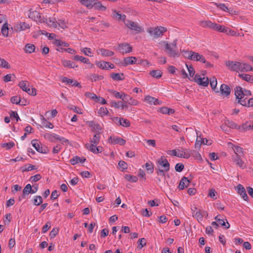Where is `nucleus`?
I'll return each mask as SVG.
<instances>
[{
    "mask_svg": "<svg viewBox=\"0 0 253 253\" xmlns=\"http://www.w3.org/2000/svg\"><path fill=\"white\" fill-rule=\"evenodd\" d=\"M109 92L113 95L116 98H120L122 99L123 101H124L125 96L124 95H125V93H120V92L114 90H109Z\"/></svg>",
    "mask_w": 253,
    "mask_h": 253,
    "instance_id": "37998d69",
    "label": "nucleus"
},
{
    "mask_svg": "<svg viewBox=\"0 0 253 253\" xmlns=\"http://www.w3.org/2000/svg\"><path fill=\"white\" fill-rule=\"evenodd\" d=\"M226 66L232 71L247 72L253 71V68L247 63L228 60L226 62Z\"/></svg>",
    "mask_w": 253,
    "mask_h": 253,
    "instance_id": "f257e3e1",
    "label": "nucleus"
},
{
    "mask_svg": "<svg viewBox=\"0 0 253 253\" xmlns=\"http://www.w3.org/2000/svg\"><path fill=\"white\" fill-rule=\"evenodd\" d=\"M253 124L251 122H246L241 126H239L238 130L244 132L247 130L252 129Z\"/></svg>",
    "mask_w": 253,
    "mask_h": 253,
    "instance_id": "393cba45",
    "label": "nucleus"
},
{
    "mask_svg": "<svg viewBox=\"0 0 253 253\" xmlns=\"http://www.w3.org/2000/svg\"><path fill=\"white\" fill-rule=\"evenodd\" d=\"M148 32L155 38L162 37L163 34L167 31V28L160 26L156 28H149L147 30Z\"/></svg>",
    "mask_w": 253,
    "mask_h": 253,
    "instance_id": "20e7f679",
    "label": "nucleus"
},
{
    "mask_svg": "<svg viewBox=\"0 0 253 253\" xmlns=\"http://www.w3.org/2000/svg\"><path fill=\"white\" fill-rule=\"evenodd\" d=\"M124 96L125 97L123 101L125 103H128L131 105H137L138 104L139 102L137 100L132 98L130 95L126 94Z\"/></svg>",
    "mask_w": 253,
    "mask_h": 253,
    "instance_id": "4be33fe9",
    "label": "nucleus"
},
{
    "mask_svg": "<svg viewBox=\"0 0 253 253\" xmlns=\"http://www.w3.org/2000/svg\"><path fill=\"white\" fill-rule=\"evenodd\" d=\"M29 194H33V189L31 184H28L26 185L23 190L22 198H23L24 196L28 195Z\"/></svg>",
    "mask_w": 253,
    "mask_h": 253,
    "instance_id": "ea45409f",
    "label": "nucleus"
},
{
    "mask_svg": "<svg viewBox=\"0 0 253 253\" xmlns=\"http://www.w3.org/2000/svg\"><path fill=\"white\" fill-rule=\"evenodd\" d=\"M28 16L30 18L37 22L42 23L45 21L44 18L42 17L41 14L36 10H29Z\"/></svg>",
    "mask_w": 253,
    "mask_h": 253,
    "instance_id": "6e6552de",
    "label": "nucleus"
},
{
    "mask_svg": "<svg viewBox=\"0 0 253 253\" xmlns=\"http://www.w3.org/2000/svg\"><path fill=\"white\" fill-rule=\"evenodd\" d=\"M10 101L13 104H19L21 101V98L18 96H14L11 98Z\"/></svg>",
    "mask_w": 253,
    "mask_h": 253,
    "instance_id": "680f3d73",
    "label": "nucleus"
},
{
    "mask_svg": "<svg viewBox=\"0 0 253 253\" xmlns=\"http://www.w3.org/2000/svg\"><path fill=\"white\" fill-rule=\"evenodd\" d=\"M166 49L168 51V54L169 57L175 58L179 57V54L176 47V40H174L172 43H169L167 42H164Z\"/></svg>",
    "mask_w": 253,
    "mask_h": 253,
    "instance_id": "f03ea898",
    "label": "nucleus"
},
{
    "mask_svg": "<svg viewBox=\"0 0 253 253\" xmlns=\"http://www.w3.org/2000/svg\"><path fill=\"white\" fill-rule=\"evenodd\" d=\"M125 24L128 28L131 30H134L137 32H140L141 31V28L136 22L127 20L125 21Z\"/></svg>",
    "mask_w": 253,
    "mask_h": 253,
    "instance_id": "ddd939ff",
    "label": "nucleus"
},
{
    "mask_svg": "<svg viewBox=\"0 0 253 253\" xmlns=\"http://www.w3.org/2000/svg\"><path fill=\"white\" fill-rule=\"evenodd\" d=\"M193 80L199 85L203 86H207L209 84V79L208 78H201L200 75L196 74L195 75Z\"/></svg>",
    "mask_w": 253,
    "mask_h": 253,
    "instance_id": "9b49d317",
    "label": "nucleus"
},
{
    "mask_svg": "<svg viewBox=\"0 0 253 253\" xmlns=\"http://www.w3.org/2000/svg\"><path fill=\"white\" fill-rule=\"evenodd\" d=\"M212 30L220 32L227 33V28H225L224 26H222L214 23Z\"/></svg>",
    "mask_w": 253,
    "mask_h": 253,
    "instance_id": "4c0bfd02",
    "label": "nucleus"
},
{
    "mask_svg": "<svg viewBox=\"0 0 253 253\" xmlns=\"http://www.w3.org/2000/svg\"><path fill=\"white\" fill-rule=\"evenodd\" d=\"M225 124H226V125H227L228 128L238 129L239 126H238L234 122L227 120H225Z\"/></svg>",
    "mask_w": 253,
    "mask_h": 253,
    "instance_id": "a18cd8bd",
    "label": "nucleus"
},
{
    "mask_svg": "<svg viewBox=\"0 0 253 253\" xmlns=\"http://www.w3.org/2000/svg\"><path fill=\"white\" fill-rule=\"evenodd\" d=\"M232 148L236 154L235 156L244 157V154L243 153V149L242 147L239 146H235L233 145Z\"/></svg>",
    "mask_w": 253,
    "mask_h": 253,
    "instance_id": "72a5a7b5",
    "label": "nucleus"
},
{
    "mask_svg": "<svg viewBox=\"0 0 253 253\" xmlns=\"http://www.w3.org/2000/svg\"><path fill=\"white\" fill-rule=\"evenodd\" d=\"M145 167L148 172H149L150 173H152L153 172L154 165L151 162L146 163L145 164Z\"/></svg>",
    "mask_w": 253,
    "mask_h": 253,
    "instance_id": "6e6d98bb",
    "label": "nucleus"
},
{
    "mask_svg": "<svg viewBox=\"0 0 253 253\" xmlns=\"http://www.w3.org/2000/svg\"><path fill=\"white\" fill-rule=\"evenodd\" d=\"M35 46L33 44L27 43L25 46V52L26 53H32L35 51Z\"/></svg>",
    "mask_w": 253,
    "mask_h": 253,
    "instance_id": "a19ab883",
    "label": "nucleus"
},
{
    "mask_svg": "<svg viewBox=\"0 0 253 253\" xmlns=\"http://www.w3.org/2000/svg\"><path fill=\"white\" fill-rule=\"evenodd\" d=\"M62 64L64 66V67H68L69 68H75L78 67V66L76 65L75 62L70 60H62Z\"/></svg>",
    "mask_w": 253,
    "mask_h": 253,
    "instance_id": "f704fd0d",
    "label": "nucleus"
},
{
    "mask_svg": "<svg viewBox=\"0 0 253 253\" xmlns=\"http://www.w3.org/2000/svg\"><path fill=\"white\" fill-rule=\"evenodd\" d=\"M42 203V198L41 196H36L34 199V204L39 206Z\"/></svg>",
    "mask_w": 253,
    "mask_h": 253,
    "instance_id": "4d7b16f0",
    "label": "nucleus"
},
{
    "mask_svg": "<svg viewBox=\"0 0 253 253\" xmlns=\"http://www.w3.org/2000/svg\"><path fill=\"white\" fill-rule=\"evenodd\" d=\"M82 52L84 53V55L86 56H92L91 55V49L90 48L88 47H84L81 49Z\"/></svg>",
    "mask_w": 253,
    "mask_h": 253,
    "instance_id": "69168bd1",
    "label": "nucleus"
},
{
    "mask_svg": "<svg viewBox=\"0 0 253 253\" xmlns=\"http://www.w3.org/2000/svg\"><path fill=\"white\" fill-rule=\"evenodd\" d=\"M110 76L113 80L115 81H122L124 79V78H123L124 76L123 73H112Z\"/></svg>",
    "mask_w": 253,
    "mask_h": 253,
    "instance_id": "c03bdc74",
    "label": "nucleus"
},
{
    "mask_svg": "<svg viewBox=\"0 0 253 253\" xmlns=\"http://www.w3.org/2000/svg\"><path fill=\"white\" fill-rule=\"evenodd\" d=\"M44 22L47 24V25L52 28H56L57 27L58 23L57 20L56 19L55 17H51L47 18H44Z\"/></svg>",
    "mask_w": 253,
    "mask_h": 253,
    "instance_id": "412c9836",
    "label": "nucleus"
},
{
    "mask_svg": "<svg viewBox=\"0 0 253 253\" xmlns=\"http://www.w3.org/2000/svg\"><path fill=\"white\" fill-rule=\"evenodd\" d=\"M124 177L126 180L130 182H136L138 180V178L136 176L130 174H126Z\"/></svg>",
    "mask_w": 253,
    "mask_h": 253,
    "instance_id": "49530a36",
    "label": "nucleus"
},
{
    "mask_svg": "<svg viewBox=\"0 0 253 253\" xmlns=\"http://www.w3.org/2000/svg\"><path fill=\"white\" fill-rule=\"evenodd\" d=\"M191 209L193 216L196 217L199 221H202L203 218V216L200 211L197 210V208L195 206L191 207Z\"/></svg>",
    "mask_w": 253,
    "mask_h": 253,
    "instance_id": "5701e85b",
    "label": "nucleus"
},
{
    "mask_svg": "<svg viewBox=\"0 0 253 253\" xmlns=\"http://www.w3.org/2000/svg\"><path fill=\"white\" fill-rule=\"evenodd\" d=\"M239 76L245 81L249 83H253V78L248 74H239Z\"/></svg>",
    "mask_w": 253,
    "mask_h": 253,
    "instance_id": "8fccbe9b",
    "label": "nucleus"
},
{
    "mask_svg": "<svg viewBox=\"0 0 253 253\" xmlns=\"http://www.w3.org/2000/svg\"><path fill=\"white\" fill-rule=\"evenodd\" d=\"M107 113H108V111L106 108L101 107L98 111V114L101 116L106 115Z\"/></svg>",
    "mask_w": 253,
    "mask_h": 253,
    "instance_id": "338daca9",
    "label": "nucleus"
},
{
    "mask_svg": "<svg viewBox=\"0 0 253 253\" xmlns=\"http://www.w3.org/2000/svg\"><path fill=\"white\" fill-rule=\"evenodd\" d=\"M108 140L109 142L112 144H119L122 146L124 145L126 142L125 139L116 136H111Z\"/></svg>",
    "mask_w": 253,
    "mask_h": 253,
    "instance_id": "4468645a",
    "label": "nucleus"
},
{
    "mask_svg": "<svg viewBox=\"0 0 253 253\" xmlns=\"http://www.w3.org/2000/svg\"><path fill=\"white\" fill-rule=\"evenodd\" d=\"M192 52L193 51L192 50H183L182 51V53H183V55L185 57V58H187L188 59H189L190 60L191 59V56L192 55Z\"/></svg>",
    "mask_w": 253,
    "mask_h": 253,
    "instance_id": "13d9d810",
    "label": "nucleus"
},
{
    "mask_svg": "<svg viewBox=\"0 0 253 253\" xmlns=\"http://www.w3.org/2000/svg\"><path fill=\"white\" fill-rule=\"evenodd\" d=\"M236 190L238 193L243 198V199L247 201L248 196L243 186L240 184H238L236 187Z\"/></svg>",
    "mask_w": 253,
    "mask_h": 253,
    "instance_id": "dca6fc26",
    "label": "nucleus"
},
{
    "mask_svg": "<svg viewBox=\"0 0 253 253\" xmlns=\"http://www.w3.org/2000/svg\"><path fill=\"white\" fill-rule=\"evenodd\" d=\"M30 28V26L28 24H26L25 22H20L19 24H17L16 26L14 27L15 30L17 32H20L21 31L25 30L27 29Z\"/></svg>",
    "mask_w": 253,
    "mask_h": 253,
    "instance_id": "c756f323",
    "label": "nucleus"
},
{
    "mask_svg": "<svg viewBox=\"0 0 253 253\" xmlns=\"http://www.w3.org/2000/svg\"><path fill=\"white\" fill-rule=\"evenodd\" d=\"M192 54L191 60L206 63V59L202 55L194 51L192 52Z\"/></svg>",
    "mask_w": 253,
    "mask_h": 253,
    "instance_id": "6ab92c4d",
    "label": "nucleus"
},
{
    "mask_svg": "<svg viewBox=\"0 0 253 253\" xmlns=\"http://www.w3.org/2000/svg\"><path fill=\"white\" fill-rule=\"evenodd\" d=\"M97 144L86 143L85 147L92 153L97 154L102 152L103 148L101 146L97 147Z\"/></svg>",
    "mask_w": 253,
    "mask_h": 253,
    "instance_id": "f8f14e48",
    "label": "nucleus"
},
{
    "mask_svg": "<svg viewBox=\"0 0 253 253\" xmlns=\"http://www.w3.org/2000/svg\"><path fill=\"white\" fill-rule=\"evenodd\" d=\"M19 86L23 91L26 92L28 94L31 95H36V89L35 88H32L31 89L30 88L29 83L26 81H22L19 83Z\"/></svg>",
    "mask_w": 253,
    "mask_h": 253,
    "instance_id": "39448f33",
    "label": "nucleus"
},
{
    "mask_svg": "<svg viewBox=\"0 0 253 253\" xmlns=\"http://www.w3.org/2000/svg\"><path fill=\"white\" fill-rule=\"evenodd\" d=\"M0 66L5 69H10V66L9 63L4 59L0 58Z\"/></svg>",
    "mask_w": 253,
    "mask_h": 253,
    "instance_id": "864d4df0",
    "label": "nucleus"
},
{
    "mask_svg": "<svg viewBox=\"0 0 253 253\" xmlns=\"http://www.w3.org/2000/svg\"><path fill=\"white\" fill-rule=\"evenodd\" d=\"M144 101L150 105H160L162 101L159 99L150 95L146 96L144 98Z\"/></svg>",
    "mask_w": 253,
    "mask_h": 253,
    "instance_id": "f3484780",
    "label": "nucleus"
},
{
    "mask_svg": "<svg viewBox=\"0 0 253 253\" xmlns=\"http://www.w3.org/2000/svg\"><path fill=\"white\" fill-rule=\"evenodd\" d=\"M54 44L57 46H61L64 47H67L69 46V43L58 40H56L55 41Z\"/></svg>",
    "mask_w": 253,
    "mask_h": 253,
    "instance_id": "0e129e2a",
    "label": "nucleus"
},
{
    "mask_svg": "<svg viewBox=\"0 0 253 253\" xmlns=\"http://www.w3.org/2000/svg\"><path fill=\"white\" fill-rule=\"evenodd\" d=\"M136 61L137 58L135 57L128 56L124 58V62L122 63V65L126 67L128 65L136 63Z\"/></svg>",
    "mask_w": 253,
    "mask_h": 253,
    "instance_id": "a211bd4d",
    "label": "nucleus"
},
{
    "mask_svg": "<svg viewBox=\"0 0 253 253\" xmlns=\"http://www.w3.org/2000/svg\"><path fill=\"white\" fill-rule=\"evenodd\" d=\"M31 144L35 149L39 153L46 154L49 151L46 147L42 146L41 143L37 139L32 140L31 141Z\"/></svg>",
    "mask_w": 253,
    "mask_h": 253,
    "instance_id": "0eeeda50",
    "label": "nucleus"
},
{
    "mask_svg": "<svg viewBox=\"0 0 253 253\" xmlns=\"http://www.w3.org/2000/svg\"><path fill=\"white\" fill-rule=\"evenodd\" d=\"M246 99L247 98H245L244 100H239V103L247 107H253V98L249 99L248 102L246 101Z\"/></svg>",
    "mask_w": 253,
    "mask_h": 253,
    "instance_id": "2f4dec72",
    "label": "nucleus"
},
{
    "mask_svg": "<svg viewBox=\"0 0 253 253\" xmlns=\"http://www.w3.org/2000/svg\"><path fill=\"white\" fill-rule=\"evenodd\" d=\"M241 156H232V160L233 162L242 169H244L246 165L244 162L242 161Z\"/></svg>",
    "mask_w": 253,
    "mask_h": 253,
    "instance_id": "b1692460",
    "label": "nucleus"
},
{
    "mask_svg": "<svg viewBox=\"0 0 253 253\" xmlns=\"http://www.w3.org/2000/svg\"><path fill=\"white\" fill-rule=\"evenodd\" d=\"M93 7L98 10L105 11L106 10V7L103 6L100 1L95 0H94V2H93L92 8Z\"/></svg>",
    "mask_w": 253,
    "mask_h": 253,
    "instance_id": "c85d7f7f",
    "label": "nucleus"
},
{
    "mask_svg": "<svg viewBox=\"0 0 253 253\" xmlns=\"http://www.w3.org/2000/svg\"><path fill=\"white\" fill-rule=\"evenodd\" d=\"M54 134H51V133H45L43 136L44 137V138L48 140L49 141H50V142H54Z\"/></svg>",
    "mask_w": 253,
    "mask_h": 253,
    "instance_id": "774afa93",
    "label": "nucleus"
},
{
    "mask_svg": "<svg viewBox=\"0 0 253 253\" xmlns=\"http://www.w3.org/2000/svg\"><path fill=\"white\" fill-rule=\"evenodd\" d=\"M96 65L102 69L107 70V64H109L108 62L104 61L96 62Z\"/></svg>",
    "mask_w": 253,
    "mask_h": 253,
    "instance_id": "3c124183",
    "label": "nucleus"
},
{
    "mask_svg": "<svg viewBox=\"0 0 253 253\" xmlns=\"http://www.w3.org/2000/svg\"><path fill=\"white\" fill-rule=\"evenodd\" d=\"M117 49L123 54L128 53L132 50V47L127 43H120Z\"/></svg>",
    "mask_w": 253,
    "mask_h": 253,
    "instance_id": "9d476101",
    "label": "nucleus"
},
{
    "mask_svg": "<svg viewBox=\"0 0 253 253\" xmlns=\"http://www.w3.org/2000/svg\"><path fill=\"white\" fill-rule=\"evenodd\" d=\"M98 51L101 55L104 57H110L114 54V52L107 49L100 48Z\"/></svg>",
    "mask_w": 253,
    "mask_h": 253,
    "instance_id": "7c9ffc66",
    "label": "nucleus"
},
{
    "mask_svg": "<svg viewBox=\"0 0 253 253\" xmlns=\"http://www.w3.org/2000/svg\"><path fill=\"white\" fill-rule=\"evenodd\" d=\"M218 221H217V222H218V225L219 224V225H221L222 226L224 227L226 229H228L229 228L230 224L228 222L227 219H225V221L222 219H218Z\"/></svg>",
    "mask_w": 253,
    "mask_h": 253,
    "instance_id": "5fc2aeb1",
    "label": "nucleus"
},
{
    "mask_svg": "<svg viewBox=\"0 0 253 253\" xmlns=\"http://www.w3.org/2000/svg\"><path fill=\"white\" fill-rule=\"evenodd\" d=\"M1 33L3 36L7 37L8 35V24L7 23H5L2 28H1Z\"/></svg>",
    "mask_w": 253,
    "mask_h": 253,
    "instance_id": "603ef678",
    "label": "nucleus"
},
{
    "mask_svg": "<svg viewBox=\"0 0 253 253\" xmlns=\"http://www.w3.org/2000/svg\"><path fill=\"white\" fill-rule=\"evenodd\" d=\"M62 82L66 83L67 84H72V86L81 87L80 84L77 81L74 80L73 79H70L67 77H63L62 79Z\"/></svg>",
    "mask_w": 253,
    "mask_h": 253,
    "instance_id": "bb28decb",
    "label": "nucleus"
},
{
    "mask_svg": "<svg viewBox=\"0 0 253 253\" xmlns=\"http://www.w3.org/2000/svg\"><path fill=\"white\" fill-rule=\"evenodd\" d=\"M220 92L222 96H228L231 92L229 86L225 84H222L220 87Z\"/></svg>",
    "mask_w": 253,
    "mask_h": 253,
    "instance_id": "aec40b11",
    "label": "nucleus"
},
{
    "mask_svg": "<svg viewBox=\"0 0 253 253\" xmlns=\"http://www.w3.org/2000/svg\"><path fill=\"white\" fill-rule=\"evenodd\" d=\"M42 124L46 128H53L54 127L53 125L46 121V120L42 117Z\"/></svg>",
    "mask_w": 253,
    "mask_h": 253,
    "instance_id": "09e8293b",
    "label": "nucleus"
},
{
    "mask_svg": "<svg viewBox=\"0 0 253 253\" xmlns=\"http://www.w3.org/2000/svg\"><path fill=\"white\" fill-rule=\"evenodd\" d=\"M100 134L99 133H96L94 135L93 137L90 140V144H98L100 141Z\"/></svg>",
    "mask_w": 253,
    "mask_h": 253,
    "instance_id": "de8ad7c7",
    "label": "nucleus"
},
{
    "mask_svg": "<svg viewBox=\"0 0 253 253\" xmlns=\"http://www.w3.org/2000/svg\"><path fill=\"white\" fill-rule=\"evenodd\" d=\"M86 160L84 157H80L79 156H75L72 159L70 160V163L72 165H75L78 163H83Z\"/></svg>",
    "mask_w": 253,
    "mask_h": 253,
    "instance_id": "cd10ccee",
    "label": "nucleus"
},
{
    "mask_svg": "<svg viewBox=\"0 0 253 253\" xmlns=\"http://www.w3.org/2000/svg\"><path fill=\"white\" fill-rule=\"evenodd\" d=\"M150 75L156 79H159L162 77V72L160 70H154L150 72Z\"/></svg>",
    "mask_w": 253,
    "mask_h": 253,
    "instance_id": "79ce46f5",
    "label": "nucleus"
},
{
    "mask_svg": "<svg viewBox=\"0 0 253 253\" xmlns=\"http://www.w3.org/2000/svg\"><path fill=\"white\" fill-rule=\"evenodd\" d=\"M88 124L89 127L93 128V130L99 133L101 130L100 126L98 124L96 123L94 121H89L88 122Z\"/></svg>",
    "mask_w": 253,
    "mask_h": 253,
    "instance_id": "473e14b6",
    "label": "nucleus"
},
{
    "mask_svg": "<svg viewBox=\"0 0 253 253\" xmlns=\"http://www.w3.org/2000/svg\"><path fill=\"white\" fill-rule=\"evenodd\" d=\"M190 182V181L187 177H182L180 181L178 188L180 190L184 189L185 188L189 186Z\"/></svg>",
    "mask_w": 253,
    "mask_h": 253,
    "instance_id": "a878e982",
    "label": "nucleus"
},
{
    "mask_svg": "<svg viewBox=\"0 0 253 253\" xmlns=\"http://www.w3.org/2000/svg\"><path fill=\"white\" fill-rule=\"evenodd\" d=\"M112 120L116 124L124 127H128L130 125V122L127 120L122 118L114 117L112 118Z\"/></svg>",
    "mask_w": 253,
    "mask_h": 253,
    "instance_id": "1a4fd4ad",
    "label": "nucleus"
},
{
    "mask_svg": "<svg viewBox=\"0 0 253 253\" xmlns=\"http://www.w3.org/2000/svg\"><path fill=\"white\" fill-rule=\"evenodd\" d=\"M104 77L103 76L94 74L91 76L90 80H91L92 82H96V81L98 80H101Z\"/></svg>",
    "mask_w": 253,
    "mask_h": 253,
    "instance_id": "bf43d9fd",
    "label": "nucleus"
},
{
    "mask_svg": "<svg viewBox=\"0 0 253 253\" xmlns=\"http://www.w3.org/2000/svg\"><path fill=\"white\" fill-rule=\"evenodd\" d=\"M156 164L158 168L164 169V170H166V171H168L169 170V164L164 156H162L161 158L158 159Z\"/></svg>",
    "mask_w": 253,
    "mask_h": 253,
    "instance_id": "423d86ee",
    "label": "nucleus"
},
{
    "mask_svg": "<svg viewBox=\"0 0 253 253\" xmlns=\"http://www.w3.org/2000/svg\"><path fill=\"white\" fill-rule=\"evenodd\" d=\"M186 67L188 69L189 76L191 77H193L195 75V70L193 66L191 65H188L186 64Z\"/></svg>",
    "mask_w": 253,
    "mask_h": 253,
    "instance_id": "052dcab7",
    "label": "nucleus"
},
{
    "mask_svg": "<svg viewBox=\"0 0 253 253\" xmlns=\"http://www.w3.org/2000/svg\"><path fill=\"white\" fill-rule=\"evenodd\" d=\"M138 243V245L137 248L138 249L140 250L146 245L145 239L143 238L139 239Z\"/></svg>",
    "mask_w": 253,
    "mask_h": 253,
    "instance_id": "e2e57ef3",
    "label": "nucleus"
},
{
    "mask_svg": "<svg viewBox=\"0 0 253 253\" xmlns=\"http://www.w3.org/2000/svg\"><path fill=\"white\" fill-rule=\"evenodd\" d=\"M199 24L202 27L210 28L212 30L214 23H212L211 21H200Z\"/></svg>",
    "mask_w": 253,
    "mask_h": 253,
    "instance_id": "c9c22d12",
    "label": "nucleus"
},
{
    "mask_svg": "<svg viewBox=\"0 0 253 253\" xmlns=\"http://www.w3.org/2000/svg\"><path fill=\"white\" fill-rule=\"evenodd\" d=\"M251 91L250 90L243 89L241 86H236L235 88V95L236 99H238V103L239 100H244L245 98H247L248 96L251 95Z\"/></svg>",
    "mask_w": 253,
    "mask_h": 253,
    "instance_id": "7ed1b4c3",
    "label": "nucleus"
},
{
    "mask_svg": "<svg viewBox=\"0 0 253 253\" xmlns=\"http://www.w3.org/2000/svg\"><path fill=\"white\" fill-rule=\"evenodd\" d=\"M194 152V150H190L189 149H183L181 148V149H178V154L181 155L182 157H178L179 158L188 159L189 158L191 155L193 154L192 153Z\"/></svg>",
    "mask_w": 253,
    "mask_h": 253,
    "instance_id": "2eb2a0df",
    "label": "nucleus"
},
{
    "mask_svg": "<svg viewBox=\"0 0 253 253\" xmlns=\"http://www.w3.org/2000/svg\"><path fill=\"white\" fill-rule=\"evenodd\" d=\"M78 1L88 9H90L92 8V4L94 0H78Z\"/></svg>",
    "mask_w": 253,
    "mask_h": 253,
    "instance_id": "e433bc0d",
    "label": "nucleus"
},
{
    "mask_svg": "<svg viewBox=\"0 0 253 253\" xmlns=\"http://www.w3.org/2000/svg\"><path fill=\"white\" fill-rule=\"evenodd\" d=\"M73 59L76 60V61H81L84 63H85L86 64H90V63L89 62V60L88 58H85V57H84L82 56H80V55H75L74 57H73Z\"/></svg>",
    "mask_w": 253,
    "mask_h": 253,
    "instance_id": "58836bf2",
    "label": "nucleus"
}]
</instances>
